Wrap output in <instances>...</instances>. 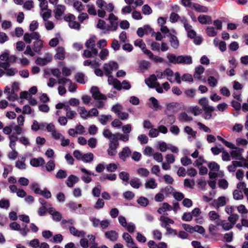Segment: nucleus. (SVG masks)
Instances as JSON below:
<instances>
[{"instance_id":"nucleus-1","label":"nucleus","mask_w":248,"mask_h":248,"mask_svg":"<svg viewBox=\"0 0 248 248\" xmlns=\"http://www.w3.org/2000/svg\"><path fill=\"white\" fill-rule=\"evenodd\" d=\"M167 58L170 63L174 64H190L192 63V57L189 55L176 56L173 54H168Z\"/></svg>"},{"instance_id":"nucleus-2","label":"nucleus","mask_w":248,"mask_h":248,"mask_svg":"<svg viewBox=\"0 0 248 248\" xmlns=\"http://www.w3.org/2000/svg\"><path fill=\"white\" fill-rule=\"evenodd\" d=\"M118 68V64L116 62L113 61H110L108 63H106L103 65V69L106 76L111 75L112 71L117 70Z\"/></svg>"},{"instance_id":"nucleus-3","label":"nucleus","mask_w":248,"mask_h":248,"mask_svg":"<svg viewBox=\"0 0 248 248\" xmlns=\"http://www.w3.org/2000/svg\"><path fill=\"white\" fill-rule=\"evenodd\" d=\"M119 146L118 138L112 139L110 140L108 153L110 156H113L117 152V148Z\"/></svg>"},{"instance_id":"nucleus-4","label":"nucleus","mask_w":248,"mask_h":248,"mask_svg":"<svg viewBox=\"0 0 248 248\" xmlns=\"http://www.w3.org/2000/svg\"><path fill=\"white\" fill-rule=\"evenodd\" d=\"M90 92L92 94V97L95 100H106L107 99V96L101 93L99 88L96 86L92 87Z\"/></svg>"},{"instance_id":"nucleus-5","label":"nucleus","mask_w":248,"mask_h":248,"mask_svg":"<svg viewBox=\"0 0 248 248\" xmlns=\"http://www.w3.org/2000/svg\"><path fill=\"white\" fill-rule=\"evenodd\" d=\"M65 10V7L64 5L58 4L57 5L55 10H54L55 17L57 20L61 19L62 16L64 14Z\"/></svg>"},{"instance_id":"nucleus-6","label":"nucleus","mask_w":248,"mask_h":248,"mask_svg":"<svg viewBox=\"0 0 248 248\" xmlns=\"http://www.w3.org/2000/svg\"><path fill=\"white\" fill-rule=\"evenodd\" d=\"M132 152L128 147H124L123 148L122 151L119 152L118 155L120 159L124 161L126 160L127 157L131 155Z\"/></svg>"},{"instance_id":"nucleus-7","label":"nucleus","mask_w":248,"mask_h":248,"mask_svg":"<svg viewBox=\"0 0 248 248\" xmlns=\"http://www.w3.org/2000/svg\"><path fill=\"white\" fill-rule=\"evenodd\" d=\"M179 104L177 102H172L169 103L167 106V108L165 110V114H168V112H176L179 109Z\"/></svg>"},{"instance_id":"nucleus-8","label":"nucleus","mask_w":248,"mask_h":248,"mask_svg":"<svg viewBox=\"0 0 248 248\" xmlns=\"http://www.w3.org/2000/svg\"><path fill=\"white\" fill-rule=\"evenodd\" d=\"M108 77V84L110 85H113L114 88L120 91L121 89L120 85V81L116 78H114L111 75L107 76Z\"/></svg>"},{"instance_id":"nucleus-9","label":"nucleus","mask_w":248,"mask_h":248,"mask_svg":"<svg viewBox=\"0 0 248 248\" xmlns=\"http://www.w3.org/2000/svg\"><path fill=\"white\" fill-rule=\"evenodd\" d=\"M235 149V150H234L231 151L230 152L232 159L240 160H245V159L242 156L241 154V151L243 150V149L237 147H236Z\"/></svg>"},{"instance_id":"nucleus-10","label":"nucleus","mask_w":248,"mask_h":248,"mask_svg":"<svg viewBox=\"0 0 248 248\" xmlns=\"http://www.w3.org/2000/svg\"><path fill=\"white\" fill-rule=\"evenodd\" d=\"M78 180L79 179L77 176L72 174L68 176L65 183L68 187H72L75 184L78 182Z\"/></svg>"},{"instance_id":"nucleus-11","label":"nucleus","mask_w":248,"mask_h":248,"mask_svg":"<svg viewBox=\"0 0 248 248\" xmlns=\"http://www.w3.org/2000/svg\"><path fill=\"white\" fill-rule=\"evenodd\" d=\"M167 116L161 121V123L167 125H171L175 122V117L173 114H167Z\"/></svg>"},{"instance_id":"nucleus-12","label":"nucleus","mask_w":248,"mask_h":248,"mask_svg":"<svg viewBox=\"0 0 248 248\" xmlns=\"http://www.w3.org/2000/svg\"><path fill=\"white\" fill-rule=\"evenodd\" d=\"M198 20L202 24H210L212 22L211 17L208 15H200L198 17Z\"/></svg>"},{"instance_id":"nucleus-13","label":"nucleus","mask_w":248,"mask_h":248,"mask_svg":"<svg viewBox=\"0 0 248 248\" xmlns=\"http://www.w3.org/2000/svg\"><path fill=\"white\" fill-rule=\"evenodd\" d=\"M157 80L156 75L155 74L151 75L148 78L145 79L146 84L150 88H154L155 87V84Z\"/></svg>"},{"instance_id":"nucleus-14","label":"nucleus","mask_w":248,"mask_h":248,"mask_svg":"<svg viewBox=\"0 0 248 248\" xmlns=\"http://www.w3.org/2000/svg\"><path fill=\"white\" fill-rule=\"evenodd\" d=\"M96 28L100 30H103L104 32L109 31V25L103 20L99 19L98 23L96 25Z\"/></svg>"},{"instance_id":"nucleus-15","label":"nucleus","mask_w":248,"mask_h":248,"mask_svg":"<svg viewBox=\"0 0 248 248\" xmlns=\"http://www.w3.org/2000/svg\"><path fill=\"white\" fill-rule=\"evenodd\" d=\"M105 237L111 241H116L118 237V233L115 231H109L106 232L105 233Z\"/></svg>"},{"instance_id":"nucleus-16","label":"nucleus","mask_w":248,"mask_h":248,"mask_svg":"<svg viewBox=\"0 0 248 248\" xmlns=\"http://www.w3.org/2000/svg\"><path fill=\"white\" fill-rule=\"evenodd\" d=\"M122 237L126 243V245L128 247H131L132 246L136 245L131 236L127 232H124L123 234Z\"/></svg>"},{"instance_id":"nucleus-17","label":"nucleus","mask_w":248,"mask_h":248,"mask_svg":"<svg viewBox=\"0 0 248 248\" xmlns=\"http://www.w3.org/2000/svg\"><path fill=\"white\" fill-rule=\"evenodd\" d=\"M45 163V160L42 157L33 158L30 160V164L34 167H39Z\"/></svg>"},{"instance_id":"nucleus-18","label":"nucleus","mask_w":248,"mask_h":248,"mask_svg":"<svg viewBox=\"0 0 248 248\" xmlns=\"http://www.w3.org/2000/svg\"><path fill=\"white\" fill-rule=\"evenodd\" d=\"M69 231L70 233L74 236L78 237H84L85 235V232L83 231H78L75 227H70Z\"/></svg>"},{"instance_id":"nucleus-19","label":"nucleus","mask_w":248,"mask_h":248,"mask_svg":"<svg viewBox=\"0 0 248 248\" xmlns=\"http://www.w3.org/2000/svg\"><path fill=\"white\" fill-rule=\"evenodd\" d=\"M54 57L56 59L63 60L65 58L64 48L62 46H59Z\"/></svg>"},{"instance_id":"nucleus-20","label":"nucleus","mask_w":248,"mask_h":248,"mask_svg":"<svg viewBox=\"0 0 248 248\" xmlns=\"http://www.w3.org/2000/svg\"><path fill=\"white\" fill-rule=\"evenodd\" d=\"M170 43L171 47L174 49H177L179 47V40L177 37L174 35H170Z\"/></svg>"},{"instance_id":"nucleus-21","label":"nucleus","mask_w":248,"mask_h":248,"mask_svg":"<svg viewBox=\"0 0 248 248\" xmlns=\"http://www.w3.org/2000/svg\"><path fill=\"white\" fill-rule=\"evenodd\" d=\"M192 8H193L195 11L200 13H207L208 12V8L206 7L201 5L198 3H193Z\"/></svg>"},{"instance_id":"nucleus-22","label":"nucleus","mask_w":248,"mask_h":248,"mask_svg":"<svg viewBox=\"0 0 248 248\" xmlns=\"http://www.w3.org/2000/svg\"><path fill=\"white\" fill-rule=\"evenodd\" d=\"M43 47V41L41 40L35 41L33 42V50L39 54Z\"/></svg>"},{"instance_id":"nucleus-23","label":"nucleus","mask_w":248,"mask_h":248,"mask_svg":"<svg viewBox=\"0 0 248 248\" xmlns=\"http://www.w3.org/2000/svg\"><path fill=\"white\" fill-rule=\"evenodd\" d=\"M78 110L80 117L84 120L87 119L89 117L88 111L84 107H78Z\"/></svg>"},{"instance_id":"nucleus-24","label":"nucleus","mask_w":248,"mask_h":248,"mask_svg":"<svg viewBox=\"0 0 248 248\" xmlns=\"http://www.w3.org/2000/svg\"><path fill=\"white\" fill-rule=\"evenodd\" d=\"M103 135L106 138L109 139L110 140H112V139L118 138L117 135L116 134H113L109 129H104L103 132Z\"/></svg>"},{"instance_id":"nucleus-25","label":"nucleus","mask_w":248,"mask_h":248,"mask_svg":"<svg viewBox=\"0 0 248 248\" xmlns=\"http://www.w3.org/2000/svg\"><path fill=\"white\" fill-rule=\"evenodd\" d=\"M94 155L92 153H88L83 155L82 160L85 163L91 162L93 159Z\"/></svg>"},{"instance_id":"nucleus-26","label":"nucleus","mask_w":248,"mask_h":248,"mask_svg":"<svg viewBox=\"0 0 248 248\" xmlns=\"http://www.w3.org/2000/svg\"><path fill=\"white\" fill-rule=\"evenodd\" d=\"M178 119L179 121H191L193 120L192 117L188 116L185 112H181L179 114Z\"/></svg>"},{"instance_id":"nucleus-27","label":"nucleus","mask_w":248,"mask_h":248,"mask_svg":"<svg viewBox=\"0 0 248 248\" xmlns=\"http://www.w3.org/2000/svg\"><path fill=\"white\" fill-rule=\"evenodd\" d=\"M149 100L151 102V105H149V107L155 110H157L159 108L158 100L154 97H150Z\"/></svg>"},{"instance_id":"nucleus-28","label":"nucleus","mask_w":248,"mask_h":248,"mask_svg":"<svg viewBox=\"0 0 248 248\" xmlns=\"http://www.w3.org/2000/svg\"><path fill=\"white\" fill-rule=\"evenodd\" d=\"M66 206L72 211H75L78 208H81L82 207V205L81 204H77L74 202H70L66 204Z\"/></svg>"},{"instance_id":"nucleus-29","label":"nucleus","mask_w":248,"mask_h":248,"mask_svg":"<svg viewBox=\"0 0 248 248\" xmlns=\"http://www.w3.org/2000/svg\"><path fill=\"white\" fill-rule=\"evenodd\" d=\"M206 33L210 37H214L217 35V31H216L214 27L208 26L205 30Z\"/></svg>"},{"instance_id":"nucleus-30","label":"nucleus","mask_w":248,"mask_h":248,"mask_svg":"<svg viewBox=\"0 0 248 248\" xmlns=\"http://www.w3.org/2000/svg\"><path fill=\"white\" fill-rule=\"evenodd\" d=\"M137 202L142 207H146L149 204V200L147 198L141 196L137 200Z\"/></svg>"},{"instance_id":"nucleus-31","label":"nucleus","mask_w":248,"mask_h":248,"mask_svg":"<svg viewBox=\"0 0 248 248\" xmlns=\"http://www.w3.org/2000/svg\"><path fill=\"white\" fill-rule=\"evenodd\" d=\"M205 110V117L206 120H209L212 117V112L214 111L215 108L214 107H210L209 108L203 109Z\"/></svg>"},{"instance_id":"nucleus-32","label":"nucleus","mask_w":248,"mask_h":248,"mask_svg":"<svg viewBox=\"0 0 248 248\" xmlns=\"http://www.w3.org/2000/svg\"><path fill=\"white\" fill-rule=\"evenodd\" d=\"M119 86H120L121 88L120 91L122 89L125 90H128L131 88V85L130 82L126 80H123L122 83L120 81V85Z\"/></svg>"},{"instance_id":"nucleus-33","label":"nucleus","mask_w":248,"mask_h":248,"mask_svg":"<svg viewBox=\"0 0 248 248\" xmlns=\"http://www.w3.org/2000/svg\"><path fill=\"white\" fill-rule=\"evenodd\" d=\"M131 186H132L134 188H139L140 185L141 183L140 180L138 178H134L132 179L129 182Z\"/></svg>"},{"instance_id":"nucleus-34","label":"nucleus","mask_w":248,"mask_h":248,"mask_svg":"<svg viewBox=\"0 0 248 248\" xmlns=\"http://www.w3.org/2000/svg\"><path fill=\"white\" fill-rule=\"evenodd\" d=\"M111 119L112 116L110 115H102L99 119V121L102 124L105 125L108 120Z\"/></svg>"},{"instance_id":"nucleus-35","label":"nucleus","mask_w":248,"mask_h":248,"mask_svg":"<svg viewBox=\"0 0 248 248\" xmlns=\"http://www.w3.org/2000/svg\"><path fill=\"white\" fill-rule=\"evenodd\" d=\"M23 161L17 160L15 163V166L19 170H25L26 169V164L25 163V158L22 157Z\"/></svg>"},{"instance_id":"nucleus-36","label":"nucleus","mask_w":248,"mask_h":248,"mask_svg":"<svg viewBox=\"0 0 248 248\" xmlns=\"http://www.w3.org/2000/svg\"><path fill=\"white\" fill-rule=\"evenodd\" d=\"M67 176V172L65 170H59L57 172L55 177L57 179H64Z\"/></svg>"},{"instance_id":"nucleus-37","label":"nucleus","mask_w":248,"mask_h":248,"mask_svg":"<svg viewBox=\"0 0 248 248\" xmlns=\"http://www.w3.org/2000/svg\"><path fill=\"white\" fill-rule=\"evenodd\" d=\"M85 75L82 73H78L75 76V79L78 83L80 84H85L84 81Z\"/></svg>"},{"instance_id":"nucleus-38","label":"nucleus","mask_w":248,"mask_h":248,"mask_svg":"<svg viewBox=\"0 0 248 248\" xmlns=\"http://www.w3.org/2000/svg\"><path fill=\"white\" fill-rule=\"evenodd\" d=\"M145 186L146 188H155L157 186V184L153 179L147 181L145 184Z\"/></svg>"},{"instance_id":"nucleus-39","label":"nucleus","mask_w":248,"mask_h":248,"mask_svg":"<svg viewBox=\"0 0 248 248\" xmlns=\"http://www.w3.org/2000/svg\"><path fill=\"white\" fill-rule=\"evenodd\" d=\"M119 177L123 181L126 182L127 183H129V174L128 173L125 171L120 172L119 174Z\"/></svg>"},{"instance_id":"nucleus-40","label":"nucleus","mask_w":248,"mask_h":248,"mask_svg":"<svg viewBox=\"0 0 248 248\" xmlns=\"http://www.w3.org/2000/svg\"><path fill=\"white\" fill-rule=\"evenodd\" d=\"M199 103L202 106L203 109H206L211 107L208 105V100L206 97H202L200 99Z\"/></svg>"},{"instance_id":"nucleus-41","label":"nucleus","mask_w":248,"mask_h":248,"mask_svg":"<svg viewBox=\"0 0 248 248\" xmlns=\"http://www.w3.org/2000/svg\"><path fill=\"white\" fill-rule=\"evenodd\" d=\"M208 167L211 170L215 171H218L220 168L219 165L214 161L208 163Z\"/></svg>"},{"instance_id":"nucleus-42","label":"nucleus","mask_w":248,"mask_h":248,"mask_svg":"<svg viewBox=\"0 0 248 248\" xmlns=\"http://www.w3.org/2000/svg\"><path fill=\"white\" fill-rule=\"evenodd\" d=\"M184 186L186 187H188V188L193 189L195 185V181L193 179L190 180L188 179H186L184 180Z\"/></svg>"},{"instance_id":"nucleus-43","label":"nucleus","mask_w":248,"mask_h":248,"mask_svg":"<svg viewBox=\"0 0 248 248\" xmlns=\"http://www.w3.org/2000/svg\"><path fill=\"white\" fill-rule=\"evenodd\" d=\"M101 185L97 183L96 187H94L92 190V194L93 196L99 197L101 194Z\"/></svg>"},{"instance_id":"nucleus-44","label":"nucleus","mask_w":248,"mask_h":248,"mask_svg":"<svg viewBox=\"0 0 248 248\" xmlns=\"http://www.w3.org/2000/svg\"><path fill=\"white\" fill-rule=\"evenodd\" d=\"M73 7L79 12L80 13L84 9V6L82 2L79 1H76L73 3Z\"/></svg>"},{"instance_id":"nucleus-45","label":"nucleus","mask_w":248,"mask_h":248,"mask_svg":"<svg viewBox=\"0 0 248 248\" xmlns=\"http://www.w3.org/2000/svg\"><path fill=\"white\" fill-rule=\"evenodd\" d=\"M123 109V106L120 104L117 103L113 105L111 108V111L118 115V113L121 112Z\"/></svg>"},{"instance_id":"nucleus-46","label":"nucleus","mask_w":248,"mask_h":248,"mask_svg":"<svg viewBox=\"0 0 248 248\" xmlns=\"http://www.w3.org/2000/svg\"><path fill=\"white\" fill-rule=\"evenodd\" d=\"M55 168V164L53 160H49L47 162L46 165V168L47 171L50 172L53 170Z\"/></svg>"},{"instance_id":"nucleus-47","label":"nucleus","mask_w":248,"mask_h":248,"mask_svg":"<svg viewBox=\"0 0 248 248\" xmlns=\"http://www.w3.org/2000/svg\"><path fill=\"white\" fill-rule=\"evenodd\" d=\"M138 173L141 176L147 177L149 174V171L145 168H141L137 170Z\"/></svg>"},{"instance_id":"nucleus-48","label":"nucleus","mask_w":248,"mask_h":248,"mask_svg":"<svg viewBox=\"0 0 248 248\" xmlns=\"http://www.w3.org/2000/svg\"><path fill=\"white\" fill-rule=\"evenodd\" d=\"M110 25H109V31H115L117 30L118 27V20L116 21H109Z\"/></svg>"},{"instance_id":"nucleus-49","label":"nucleus","mask_w":248,"mask_h":248,"mask_svg":"<svg viewBox=\"0 0 248 248\" xmlns=\"http://www.w3.org/2000/svg\"><path fill=\"white\" fill-rule=\"evenodd\" d=\"M10 206V202L8 200L2 199L0 200V208L8 209Z\"/></svg>"},{"instance_id":"nucleus-50","label":"nucleus","mask_w":248,"mask_h":248,"mask_svg":"<svg viewBox=\"0 0 248 248\" xmlns=\"http://www.w3.org/2000/svg\"><path fill=\"white\" fill-rule=\"evenodd\" d=\"M108 55V50L105 48L103 49L99 53V56L101 60L104 61L107 59V57Z\"/></svg>"},{"instance_id":"nucleus-51","label":"nucleus","mask_w":248,"mask_h":248,"mask_svg":"<svg viewBox=\"0 0 248 248\" xmlns=\"http://www.w3.org/2000/svg\"><path fill=\"white\" fill-rule=\"evenodd\" d=\"M193 216L190 212H185L183 214L182 219L185 221H190L192 220Z\"/></svg>"},{"instance_id":"nucleus-52","label":"nucleus","mask_w":248,"mask_h":248,"mask_svg":"<svg viewBox=\"0 0 248 248\" xmlns=\"http://www.w3.org/2000/svg\"><path fill=\"white\" fill-rule=\"evenodd\" d=\"M207 81L209 85L213 87L216 86L217 83V79L213 76H209Z\"/></svg>"},{"instance_id":"nucleus-53","label":"nucleus","mask_w":248,"mask_h":248,"mask_svg":"<svg viewBox=\"0 0 248 248\" xmlns=\"http://www.w3.org/2000/svg\"><path fill=\"white\" fill-rule=\"evenodd\" d=\"M31 189L34 191V193L37 194L41 195L43 190H41L39 187V185L37 183H33L31 186Z\"/></svg>"},{"instance_id":"nucleus-54","label":"nucleus","mask_w":248,"mask_h":248,"mask_svg":"<svg viewBox=\"0 0 248 248\" xmlns=\"http://www.w3.org/2000/svg\"><path fill=\"white\" fill-rule=\"evenodd\" d=\"M181 163L183 166H186L188 165L191 164L192 162L190 158H188L187 156H185L181 158Z\"/></svg>"},{"instance_id":"nucleus-55","label":"nucleus","mask_w":248,"mask_h":248,"mask_svg":"<svg viewBox=\"0 0 248 248\" xmlns=\"http://www.w3.org/2000/svg\"><path fill=\"white\" fill-rule=\"evenodd\" d=\"M218 186L220 188L226 189L228 186V183L227 180L224 179H220L218 181Z\"/></svg>"},{"instance_id":"nucleus-56","label":"nucleus","mask_w":248,"mask_h":248,"mask_svg":"<svg viewBox=\"0 0 248 248\" xmlns=\"http://www.w3.org/2000/svg\"><path fill=\"white\" fill-rule=\"evenodd\" d=\"M138 139L141 144H146L148 141V138L145 134H141L138 136Z\"/></svg>"},{"instance_id":"nucleus-57","label":"nucleus","mask_w":248,"mask_h":248,"mask_svg":"<svg viewBox=\"0 0 248 248\" xmlns=\"http://www.w3.org/2000/svg\"><path fill=\"white\" fill-rule=\"evenodd\" d=\"M110 222L108 219H104L101 221L100 225L101 230L103 231L108 228L109 226Z\"/></svg>"},{"instance_id":"nucleus-58","label":"nucleus","mask_w":248,"mask_h":248,"mask_svg":"<svg viewBox=\"0 0 248 248\" xmlns=\"http://www.w3.org/2000/svg\"><path fill=\"white\" fill-rule=\"evenodd\" d=\"M90 220L92 222L93 226L94 228L98 227L100 225L101 221L99 219L93 217H90Z\"/></svg>"},{"instance_id":"nucleus-59","label":"nucleus","mask_w":248,"mask_h":248,"mask_svg":"<svg viewBox=\"0 0 248 248\" xmlns=\"http://www.w3.org/2000/svg\"><path fill=\"white\" fill-rule=\"evenodd\" d=\"M175 189L171 186H167L163 189H162L161 191L166 194V195H168L170 194H173Z\"/></svg>"},{"instance_id":"nucleus-60","label":"nucleus","mask_w":248,"mask_h":248,"mask_svg":"<svg viewBox=\"0 0 248 248\" xmlns=\"http://www.w3.org/2000/svg\"><path fill=\"white\" fill-rule=\"evenodd\" d=\"M221 225L223 229L226 231H228L233 227V225L230 222H226L225 220L222 221Z\"/></svg>"},{"instance_id":"nucleus-61","label":"nucleus","mask_w":248,"mask_h":248,"mask_svg":"<svg viewBox=\"0 0 248 248\" xmlns=\"http://www.w3.org/2000/svg\"><path fill=\"white\" fill-rule=\"evenodd\" d=\"M142 12L145 15H150L152 13V10L148 5L145 4L142 8Z\"/></svg>"},{"instance_id":"nucleus-62","label":"nucleus","mask_w":248,"mask_h":248,"mask_svg":"<svg viewBox=\"0 0 248 248\" xmlns=\"http://www.w3.org/2000/svg\"><path fill=\"white\" fill-rule=\"evenodd\" d=\"M134 45L135 46L140 47L141 50L146 47V45L142 39H137L134 42Z\"/></svg>"},{"instance_id":"nucleus-63","label":"nucleus","mask_w":248,"mask_h":248,"mask_svg":"<svg viewBox=\"0 0 248 248\" xmlns=\"http://www.w3.org/2000/svg\"><path fill=\"white\" fill-rule=\"evenodd\" d=\"M95 46V42L94 39H93V38H90L86 41L85 43V46L88 49L93 48Z\"/></svg>"},{"instance_id":"nucleus-64","label":"nucleus","mask_w":248,"mask_h":248,"mask_svg":"<svg viewBox=\"0 0 248 248\" xmlns=\"http://www.w3.org/2000/svg\"><path fill=\"white\" fill-rule=\"evenodd\" d=\"M239 218V216L237 214H232L228 217V220L233 226L236 223Z\"/></svg>"}]
</instances>
